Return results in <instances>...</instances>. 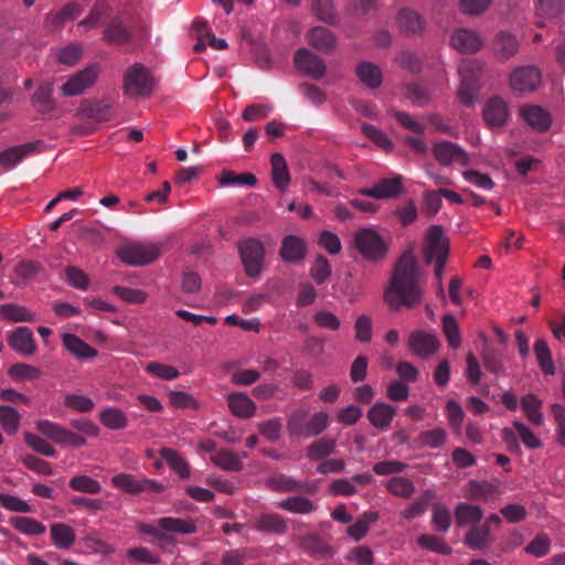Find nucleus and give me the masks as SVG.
<instances>
[{
    "instance_id": "052dcab7",
    "label": "nucleus",
    "mask_w": 565,
    "mask_h": 565,
    "mask_svg": "<svg viewBox=\"0 0 565 565\" xmlns=\"http://www.w3.org/2000/svg\"><path fill=\"white\" fill-rule=\"evenodd\" d=\"M417 542L422 547L439 554L447 555L451 552L449 545H447L441 539L431 534H425L419 536Z\"/></svg>"
},
{
    "instance_id": "a211bd4d",
    "label": "nucleus",
    "mask_w": 565,
    "mask_h": 565,
    "mask_svg": "<svg viewBox=\"0 0 565 565\" xmlns=\"http://www.w3.org/2000/svg\"><path fill=\"white\" fill-rule=\"evenodd\" d=\"M451 46L461 53H473L482 46V40L477 32L469 29L456 30L450 39Z\"/></svg>"
},
{
    "instance_id": "4468645a",
    "label": "nucleus",
    "mask_w": 565,
    "mask_h": 565,
    "mask_svg": "<svg viewBox=\"0 0 565 565\" xmlns=\"http://www.w3.org/2000/svg\"><path fill=\"white\" fill-rule=\"evenodd\" d=\"M482 114L487 126L491 128L504 126L510 116L507 102L499 96L490 98L484 104Z\"/></svg>"
},
{
    "instance_id": "2f4dec72",
    "label": "nucleus",
    "mask_w": 565,
    "mask_h": 565,
    "mask_svg": "<svg viewBox=\"0 0 565 565\" xmlns=\"http://www.w3.org/2000/svg\"><path fill=\"white\" fill-rule=\"evenodd\" d=\"M100 423L113 430L125 429L128 425L127 415L117 407H107L99 415Z\"/></svg>"
},
{
    "instance_id": "4be33fe9",
    "label": "nucleus",
    "mask_w": 565,
    "mask_h": 565,
    "mask_svg": "<svg viewBox=\"0 0 565 565\" xmlns=\"http://www.w3.org/2000/svg\"><path fill=\"white\" fill-rule=\"evenodd\" d=\"M65 349L77 360H88L97 356V350L88 345L77 335L65 333L62 337Z\"/></svg>"
},
{
    "instance_id": "bb28decb",
    "label": "nucleus",
    "mask_w": 565,
    "mask_h": 565,
    "mask_svg": "<svg viewBox=\"0 0 565 565\" xmlns=\"http://www.w3.org/2000/svg\"><path fill=\"white\" fill-rule=\"evenodd\" d=\"M306 254L305 242L294 235H288L284 238L280 256L285 262L295 263L303 258Z\"/></svg>"
},
{
    "instance_id": "49530a36",
    "label": "nucleus",
    "mask_w": 565,
    "mask_h": 565,
    "mask_svg": "<svg viewBox=\"0 0 565 565\" xmlns=\"http://www.w3.org/2000/svg\"><path fill=\"white\" fill-rule=\"evenodd\" d=\"M443 330L450 348L458 349L461 343L459 326L451 315H445L443 318Z\"/></svg>"
},
{
    "instance_id": "37998d69",
    "label": "nucleus",
    "mask_w": 565,
    "mask_h": 565,
    "mask_svg": "<svg viewBox=\"0 0 565 565\" xmlns=\"http://www.w3.org/2000/svg\"><path fill=\"white\" fill-rule=\"evenodd\" d=\"M70 487L77 492L87 494H98L102 491V484L86 475L75 476L70 480Z\"/></svg>"
},
{
    "instance_id": "ddd939ff",
    "label": "nucleus",
    "mask_w": 565,
    "mask_h": 565,
    "mask_svg": "<svg viewBox=\"0 0 565 565\" xmlns=\"http://www.w3.org/2000/svg\"><path fill=\"white\" fill-rule=\"evenodd\" d=\"M408 345L414 354L429 358L438 351L440 343L434 333L417 330L411 333Z\"/></svg>"
},
{
    "instance_id": "c9c22d12",
    "label": "nucleus",
    "mask_w": 565,
    "mask_h": 565,
    "mask_svg": "<svg viewBox=\"0 0 565 565\" xmlns=\"http://www.w3.org/2000/svg\"><path fill=\"white\" fill-rule=\"evenodd\" d=\"M308 42L319 51H328L334 46L335 40L326 28H313L308 34Z\"/></svg>"
},
{
    "instance_id": "9d476101",
    "label": "nucleus",
    "mask_w": 565,
    "mask_h": 565,
    "mask_svg": "<svg viewBox=\"0 0 565 565\" xmlns=\"http://www.w3.org/2000/svg\"><path fill=\"white\" fill-rule=\"evenodd\" d=\"M99 74L97 65H89L84 70L72 75L65 84L62 85L61 90L64 96H75L84 93L87 88L94 85Z\"/></svg>"
},
{
    "instance_id": "6e6d98bb",
    "label": "nucleus",
    "mask_w": 565,
    "mask_h": 565,
    "mask_svg": "<svg viewBox=\"0 0 565 565\" xmlns=\"http://www.w3.org/2000/svg\"><path fill=\"white\" fill-rule=\"evenodd\" d=\"M387 489L391 493L402 498H409L415 488L411 480L402 477H394L388 480Z\"/></svg>"
},
{
    "instance_id": "f8f14e48",
    "label": "nucleus",
    "mask_w": 565,
    "mask_h": 565,
    "mask_svg": "<svg viewBox=\"0 0 565 565\" xmlns=\"http://www.w3.org/2000/svg\"><path fill=\"white\" fill-rule=\"evenodd\" d=\"M433 154L443 166L458 163L467 166L470 161L468 153L458 145L450 141H440L433 145Z\"/></svg>"
},
{
    "instance_id": "412c9836",
    "label": "nucleus",
    "mask_w": 565,
    "mask_h": 565,
    "mask_svg": "<svg viewBox=\"0 0 565 565\" xmlns=\"http://www.w3.org/2000/svg\"><path fill=\"white\" fill-rule=\"evenodd\" d=\"M10 347L24 355H30L35 351V342L32 331L26 327H19L8 338Z\"/></svg>"
},
{
    "instance_id": "5701e85b",
    "label": "nucleus",
    "mask_w": 565,
    "mask_h": 565,
    "mask_svg": "<svg viewBox=\"0 0 565 565\" xmlns=\"http://www.w3.org/2000/svg\"><path fill=\"white\" fill-rule=\"evenodd\" d=\"M246 457V452L236 454L227 449H220L211 455V461L223 470L239 471L243 469L242 459Z\"/></svg>"
},
{
    "instance_id": "e433bc0d",
    "label": "nucleus",
    "mask_w": 565,
    "mask_h": 565,
    "mask_svg": "<svg viewBox=\"0 0 565 565\" xmlns=\"http://www.w3.org/2000/svg\"><path fill=\"white\" fill-rule=\"evenodd\" d=\"M10 522L15 530L25 535H42L46 531L41 522L28 516H15Z\"/></svg>"
},
{
    "instance_id": "774afa93",
    "label": "nucleus",
    "mask_w": 565,
    "mask_h": 565,
    "mask_svg": "<svg viewBox=\"0 0 565 565\" xmlns=\"http://www.w3.org/2000/svg\"><path fill=\"white\" fill-rule=\"evenodd\" d=\"M551 408L556 424V440L559 445L565 446V407L561 404H553Z\"/></svg>"
},
{
    "instance_id": "79ce46f5",
    "label": "nucleus",
    "mask_w": 565,
    "mask_h": 565,
    "mask_svg": "<svg viewBox=\"0 0 565 565\" xmlns=\"http://www.w3.org/2000/svg\"><path fill=\"white\" fill-rule=\"evenodd\" d=\"M534 351L543 373L547 375L554 374L555 367L552 361V354L544 339H539L535 342Z\"/></svg>"
},
{
    "instance_id": "7c9ffc66",
    "label": "nucleus",
    "mask_w": 565,
    "mask_h": 565,
    "mask_svg": "<svg viewBox=\"0 0 565 565\" xmlns=\"http://www.w3.org/2000/svg\"><path fill=\"white\" fill-rule=\"evenodd\" d=\"M379 520L376 512H364L352 525L347 530L348 535L354 540H362L369 532L371 525Z\"/></svg>"
},
{
    "instance_id": "58836bf2",
    "label": "nucleus",
    "mask_w": 565,
    "mask_h": 565,
    "mask_svg": "<svg viewBox=\"0 0 565 565\" xmlns=\"http://www.w3.org/2000/svg\"><path fill=\"white\" fill-rule=\"evenodd\" d=\"M536 15L539 26L545 25L544 19L556 18L562 11V0H537L536 3Z\"/></svg>"
},
{
    "instance_id": "a19ab883",
    "label": "nucleus",
    "mask_w": 565,
    "mask_h": 565,
    "mask_svg": "<svg viewBox=\"0 0 565 565\" xmlns=\"http://www.w3.org/2000/svg\"><path fill=\"white\" fill-rule=\"evenodd\" d=\"M161 457L181 478L190 477V468L188 462L174 450L163 448L160 451Z\"/></svg>"
},
{
    "instance_id": "0eeeda50",
    "label": "nucleus",
    "mask_w": 565,
    "mask_h": 565,
    "mask_svg": "<svg viewBox=\"0 0 565 565\" xmlns=\"http://www.w3.org/2000/svg\"><path fill=\"white\" fill-rule=\"evenodd\" d=\"M239 254L247 276L258 277L265 255L263 243L254 238L243 241L239 244Z\"/></svg>"
},
{
    "instance_id": "c85d7f7f",
    "label": "nucleus",
    "mask_w": 565,
    "mask_h": 565,
    "mask_svg": "<svg viewBox=\"0 0 565 565\" xmlns=\"http://www.w3.org/2000/svg\"><path fill=\"white\" fill-rule=\"evenodd\" d=\"M227 402L231 412L237 417L247 418L255 413L256 406L246 394H228Z\"/></svg>"
},
{
    "instance_id": "ea45409f",
    "label": "nucleus",
    "mask_w": 565,
    "mask_h": 565,
    "mask_svg": "<svg viewBox=\"0 0 565 565\" xmlns=\"http://www.w3.org/2000/svg\"><path fill=\"white\" fill-rule=\"evenodd\" d=\"M335 440L332 438H320L313 441L307 449V456L311 460H320L333 454Z\"/></svg>"
},
{
    "instance_id": "cd10ccee",
    "label": "nucleus",
    "mask_w": 565,
    "mask_h": 565,
    "mask_svg": "<svg viewBox=\"0 0 565 565\" xmlns=\"http://www.w3.org/2000/svg\"><path fill=\"white\" fill-rule=\"evenodd\" d=\"M52 543L60 550L71 548L76 540L75 531L65 523H53L51 525Z\"/></svg>"
},
{
    "instance_id": "2eb2a0df",
    "label": "nucleus",
    "mask_w": 565,
    "mask_h": 565,
    "mask_svg": "<svg viewBox=\"0 0 565 565\" xmlns=\"http://www.w3.org/2000/svg\"><path fill=\"white\" fill-rule=\"evenodd\" d=\"M295 64L300 72L312 78H320L326 73L323 62L307 49L297 51L295 54Z\"/></svg>"
},
{
    "instance_id": "4d7b16f0",
    "label": "nucleus",
    "mask_w": 565,
    "mask_h": 565,
    "mask_svg": "<svg viewBox=\"0 0 565 565\" xmlns=\"http://www.w3.org/2000/svg\"><path fill=\"white\" fill-rule=\"evenodd\" d=\"M256 527L265 532L281 533L285 531L286 524L277 514H264L258 519Z\"/></svg>"
},
{
    "instance_id": "dca6fc26",
    "label": "nucleus",
    "mask_w": 565,
    "mask_h": 565,
    "mask_svg": "<svg viewBox=\"0 0 565 565\" xmlns=\"http://www.w3.org/2000/svg\"><path fill=\"white\" fill-rule=\"evenodd\" d=\"M402 178L382 179L372 188L360 190V194L379 200L391 199L402 192Z\"/></svg>"
},
{
    "instance_id": "864d4df0",
    "label": "nucleus",
    "mask_w": 565,
    "mask_h": 565,
    "mask_svg": "<svg viewBox=\"0 0 565 565\" xmlns=\"http://www.w3.org/2000/svg\"><path fill=\"white\" fill-rule=\"evenodd\" d=\"M270 484L273 488H275L278 491H302L306 490L307 492L313 493L317 491L316 484H310L308 487H303L298 481L288 478V477H279L276 479H273L270 481Z\"/></svg>"
},
{
    "instance_id": "a878e982",
    "label": "nucleus",
    "mask_w": 565,
    "mask_h": 565,
    "mask_svg": "<svg viewBox=\"0 0 565 565\" xmlns=\"http://www.w3.org/2000/svg\"><path fill=\"white\" fill-rule=\"evenodd\" d=\"M270 163L273 182L281 192H285L290 183L287 162L282 154L273 153L270 158Z\"/></svg>"
},
{
    "instance_id": "4c0bfd02",
    "label": "nucleus",
    "mask_w": 565,
    "mask_h": 565,
    "mask_svg": "<svg viewBox=\"0 0 565 565\" xmlns=\"http://www.w3.org/2000/svg\"><path fill=\"white\" fill-rule=\"evenodd\" d=\"M359 79L367 87L375 88L382 83V73L371 63H362L356 67Z\"/></svg>"
},
{
    "instance_id": "603ef678",
    "label": "nucleus",
    "mask_w": 565,
    "mask_h": 565,
    "mask_svg": "<svg viewBox=\"0 0 565 565\" xmlns=\"http://www.w3.org/2000/svg\"><path fill=\"white\" fill-rule=\"evenodd\" d=\"M0 504L11 512L30 513L33 511L25 500L9 493H0Z\"/></svg>"
},
{
    "instance_id": "6ab92c4d",
    "label": "nucleus",
    "mask_w": 565,
    "mask_h": 565,
    "mask_svg": "<svg viewBox=\"0 0 565 565\" xmlns=\"http://www.w3.org/2000/svg\"><path fill=\"white\" fill-rule=\"evenodd\" d=\"M514 431L519 435L523 444L531 449L540 448V438L523 423L515 420L511 428L502 430V439L508 444H515Z\"/></svg>"
},
{
    "instance_id": "13d9d810",
    "label": "nucleus",
    "mask_w": 565,
    "mask_h": 565,
    "mask_svg": "<svg viewBox=\"0 0 565 565\" xmlns=\"http://www.w3.org/2000/svg\"><path fill=\"white\" fill-rule=\"evenodd\" d=\"M446 430L437 427L420 434L419 441L423 446L438 448L446 443Z\"/></svg>"
},
{
    "instance_id": "423d86ee",
    "label": "nucleus",
    "mask_w": 565,
    "mask_h": 565,
    "mask_svg": "<svg viewBox=\"0 0 565 565\" xmlns=\"http://www.w3.org/2000/svg\"><path fill=\"white\" fill-rule=\"evenodd\" d=\"M154 85L150 72L140 64L130 66L125 74L124 87L129 95L149 96Z\"/></svg>"
},
{
    "instance_id": "b1692460",
    "label": "nucleus",
    "mask_w": 565,
    "mask_h": 565,
    "mask_svg": "<svg viewBox=\"0 0 565 565\" xmlns=\"http://www.w3.org/2000/svg\"><path fill=\"white\" fill-rule=\"evenodd\" d=\"M396 412L397 409L394 406L386 403H376L370 408L367 418L375 428L386 429L396 415Z\"/></svg>"
},
{
    "instance_id": "f03ea898",
    "label": "nucleus",
    "mask_w": 565,
    "mask_h": 565,
    "mask_svg": "<svg viewBox=\"0 0 565 565\" xmlns=\"http://www.w3.org/2000/svg\"><path fill=\"white\" fill-rule=\"evenodd\" d=\"M353 242L360 255L370 262L383 259L388 250V243L374 227H361L353 234Z\"/></svg>"
},
{
    "instance_id": "3c124183",
    "label": "nucleus",
    "mask_w": 565,
    "mask_h": 565,
    "mask_svg": "<svg viewBox=\"0 0 565 565\" xmlns=\"http://www.w3.org/2000/svg\"><path fill=\"white\" fill-rule=\"evenodd\" d=\"M20 424V414L11 406H0V425L9 433L14 434Z\"/></svg>"
},
{
    "instance_id": "f3484780",
    "label": "nucleus",
    "mask_w": 565,
    "mask_h": 565,
    "mask_svg": "<svg viewBox=\"0 0 565 565\" xmlns=\"http://www.w3.org/2000/svg\"><path fill=\"white\" fill-rule=\"evenodd\" d=\"M522 119L536 131H546L552 124L551 115L540 106L524 105L520 108Z\"/></svg>"
},
{
    "instance_id": "393cba45",
    "label": "nucleus",
    "mask_w": 565,
    "mask_h": 565,
    "mask_svg": "<svg viewBox=\"0 0 565 565\" xmlns=\"http://www.w3.org/2000/svg\"><path fill=\"white\" fill-rule=\"evenodd\" d=\"M36 148L35 143H25L11 147L0 152V164L10 170L21 162L28 154L32 153Z\"/></svg>"
},
{
    "instance_id": "7ed1b4c3",
    "label": "nucleus",
    "mask_w": 565,
    "mask_h": 565,
    "mask_svg": "<svg viewBox=\"0 0 565 565\" xmlns=\"http://www.w3.org/2000/svg\"><path fill=\"white\" fill-rule=\"evenodd\" d=\"M162 253V244L153 242H131L120 246L116 254L129 266H145L154 262Z\"/></svg>"
},
{
    "instance_id": "f257e3e1",
    "label": "nucleus",
    "mask_w": 565,
    "mask_h": 565,
    "mask_svg": "<svg viewBox=\"0 0 565 565\" xmlns=\"http://www.w3.org/2000/svg\"><path fill=\"white\" fill-rule=\"evenodd\" d=\"M419 269L412 253H405L395 265L390 285L384 291V301L391 309L413 307L422 301L418 284Z\"/></svg>"
},
{
    "instance_id": "8fccbe9b",
    "label": "nucleus",
    "mask_w": 565,
    "mask_h": 565,
    "mask_svg": "<svg viewBox=\"0 0 565 565\" xmlns=\"http://www.w3.org/2000/svg\"><path fill=\"white\" fill-rule=\"evenodd\" d=\"M494 49L497 54L500 56L510 57L516 53L519 49V42L514 36L507 33H501L495 40Z\"/></svg>"
},
{
    "instance_id": "680f3d73",
    "label": "nucleus",
    "mask_w": 565,
    "mask_h": 565,
    "mask_svg": "<svg viewBox=\"0 0 565 565\" xmlns=\"http://www.w3.org/2000/svg\"><path fill=\"white\" fill-rule=\"evenodd\" d=\"M220 183L224 186L236 184L253 186L256 184V178L252 173L235 174L224 171L220 177Z\"/></svg>"
},
{
    "instance_id": "e2e57ef3",
    "label": "nucleus",
    "mask_w": 565,
    "mask_h": 565,
    "mask_svg": "<svg viewBox=\"0 0 565 565\" xmlns=\"http://www.w3.org/2000/svg\"><path fill=\"white\" fill-rule=\"evenodd\" d=\"M65 405L79 413H88L93 411L95 404L93 399L85 395L68 394L65 397Z\"/></svg>"
},
{
    "instance_id": "c03bdc74",
    "label": "nucleus",
    "mask_w": 565,
    "mask_h": 565,
    "mask_svg": "<svg viewBox=\"0 0 565 565\" xmlns=\"http://www.w3.org/2000/svg\"><path fill=\"white\" fill-rule=\"evenodd\" d=\"M0 313L4 319L13 322L35 320L34 313L29 311L25 307L11 303L0 306Z\"/></svg>"
},
{
    "instance_id": "de8ad7c7",
    "label": "nucleus",
    "mask_w": 565,
    "mask_h": 565,
    "mask_svg": "<svg viewBox=\"0 0 565 565\" xmlns=\"http://www.w3.org/2000/svg\"><path fill=\"white\" fill-rule=\"evenodd\" d=\"M277 505L286 511L301 514L309 513L315 509L313 503L302 497H294L281 500L277 503Z\"/></svg>"
},
{
    "instance_id": "69168bd1",
    "label": "nucleus",
    "mask_w": 565,
    "mask_h": 565,
    "mask_svg": "<svg viewBox=\"0 0 565 565\" xmlns=\"http://www.w3.org/2000/svg\"><path fill=\"white\" fill-rule=\"evenodd\" d=\"M146 370L153 376L166 381L174 380L179 376V371L175 367L158 362L149 363Z\"/></svg>"
},
{
    "instance_id": "5fc2aeb1",
    "label": "nucleus",
    "mask_w": 565,
    "mask_h": 565,
    "mask_svg": "<svg viewBox=\"0 0 565 565\" xmlns=\"http://www.w3.org/2000/svg\"><path fill=\"white\" fill-rule=\"evenodd\" d=\"M24 440L29 447H31L34 451L40 452L41 455L47 457L56 456V450L54 447L49 441L35 434L25 433Z\"/></svg>"
},
{
    "instance_id": "20e7f679",
    "label": "nucleus",
    "mask_w": 565,
    "mask_h": 565,
    "mask_svg": "<svg viewBox=\"0 0 565 565\" xmlns=\"http://www.w3.org/2000/svg\"><path fill=\"white\" fill-rule=\"evenodd\" d=\"M307 417L306 411L295 412L288 420V430L294 436L313 437L321 434L329 425L327 413L318 412L303 425Z\"/></svg>"
},
{
    "instance_id": "aec40b11",
    "label": "nucleus",
    "mask_w": 565,
    "mask_h": 565,
    "mask_svg": "<svg viewBox=\"0 0 565 565\" xmlns=\"http://www.w3.org/2000/svg\"><path fill=\"white\" fill-rule=\"evenodd\" d=\"M501 483L499 481H470L467 487L466 497L472 500L489 501L501 494Z\"/></svg>"
},
{
    "instance_id": "1a4fd4ad",
    "label": "nucleus",
    "mask_w": 565,
    "mask_h": 565,
    "mask_svg": "<svg viewBox=\"0 0 565 565\" xmlns=\"http://www.w3.org/2000/svg\"><path fill=\"white\" fill-rule=\"evenodd\" d=\"M541 84V72L534 66L516 67L510 75V86L514 93L534 92Z\"/></svg>"
},
{
    "instance_id": "a18cd8bd",
    "label": "nucleus",
    "mask_w": 565,
    "mask_h": 565,
    "mask_svg": "<svg viewBox=\"0 0 565 565\" xmlns=\"http://www.w3.org/2000/svg\"><path fill=\"white\" fill-rule=\"evenodd\" d=\"M8 374L14 381L23 382L39 379L42 375V372L35 366L24 363H17L9 369Z\"/></svg>"
},
{
    "instance_id": "c756f323",
    "label": "nucleus",
    "mask_w": 565,
    "mask_h": 565,
    "mask_svg": "<svg viewBox=\"0 0 565 565\" xmlns=\"http://www.w3.org/2000/svg\"><path fill=\"white\" fill-rule=\"evenodd\" d=\"M482 516V509L475 504L459 503L455 510V520L459 526L475 525Z\"/></svg>"
},
{
    "instance_id": "338daca9",
    "label": "nucleus",
    "mask_w": 565,
    "mask_h": 565,
    "mask_svg": "<svg viewBox=\"0 0 565 565\" xmlns=\"http://www.w3.org/2000/svg\"><path fill=\"white\" fill-rule=\"evenodd\" d=\"M550 548H551V540L547 537V535L539 534L532 542H530L526 545L525 552L535 557H542V556H545L550 552Z\"/></svg>"
},
{
    "instance_id": "bf43d9fd",
    "label": "nucleus",
    "mask_w": 565,
    "mask_h": 565,
    "mask_svg": "<svg viewBox=\"0 0 565 565\" xmlns=\"http://www.w3.org/2000/svg\"><path fill=\"white\" fill-rule=\"evenodd\" d=\"M113 291L121 300L129 303H142L146 301L148 295L141 289L127 288L121 286H115Z\"/></svg>"
},
{
    "instance_id": "72a5a7b5",
    "label": "nucleus",
    "mask_w": 565,
    "mask_h": 565,
    "mask_svg": "<svg viewBox=\"0 0 565 565\" xmlns=\"http://www.w3.org/2000/svg\"><path fill=\"white\" fill-rule=\"evenodd\" d=\"M491 533L488 525L475 526L465 537V543L472 550H484L491 543Z\"/></svg>"
},
{
    "instance_id": "473e14b6",
    "label": "nucleus",
    "mask_w": 565,
    "mask_h": 565,
    "mask_svg": "<svg viewBox=\"0 0 565 565\" xmlns=\"http://www.w3.org/2000/svg\"><path fill=\"white\" fill-rule=\"evenodd\" d=\"M522 409L526 418L534 425L541 426L544 423L541 412L542 401L534 394H527L521 399Z\"/></svg>"
},
{
    "instance_id": "39448f33",
    "label": "nucleus",
    "mask_w": 565,
    "mask_h": 565,
    "mask_svg": "<svg viewBox=\"0 0 565 565\" xmlns=\"http://www.w3.org/2000/svg\"><path fill=\"white\" fill-rule=\"evenodd\" d=\"M480 71L481 66L476 60H462L458 66L460 76L458 96L460 100L467 105L472 104L477 98Z\"/></svg>"
},
{
    "instance_id": "09e8293b",
    "label": "nucleus",
    "mask_w": 565,
    "mask_h": 565,
    "mask_svg": "<svg viewBox=\"0 0 565 565\" xmlns=\"http://www.w3.org/2000/svg\"><path fill=\"white\" fill-rule=\"evenodd\" d=\"M331 276V265L323 256L316 257L311 268L310 277L318 285L326 282Z\"/></svg>"
},
{
    "instance_id": "9b49d317",
    "label": "nucleus",
    "mask_w": 565,
    "mask_h": 565,
    "mask_svg": "<svg viewBox=\"0 0 565 565\" xmlns=\"http://www.w3.org/2000/svg\"><path fill=\"white\" fill-rule=\"evenodd\" d=\"M157 524L158 527L148 524H140L139 531L153 536H159L160 530L179 534H190L194 533L196 530L194 522L190 519L161 518L158 520Z\"/></svg>"
},
{
    "instance_id": "6e6552de",
    "label": "nucleus",
    "mask_w": 565,
    "mask_h": 565,
    "mask_svg": "<svg viewBox=\"0 0 565 565\" xmlns=\"http://www.w3.org/2000/svg\"><path fill=\"white\" fill-rule=\"evenodd\" d=\"M449 253V239L440 226L428 228L424 247L427 263L446 262Z\"/></svg>"
},
{
    "instance_id": "f704fd0d",
    "label": "nucleus",
    "mask_w": 565,
    "mask_h": 565,
    "mask_svg": "<svg viewBox=\"0 0 565 565\" xmlns=\"http://www.w3.org/2000/svg\"><path fill=\"white\" fill-rule=\"evenodd\" d=\"M397 25L402 32L415 34L424 29V21L417 13L403 9L398 12Z\"/></svg>"
},
{
    "instance_id": "0e129e2a",
    "label": "nucleus",
    "mask_w": 565,
    "mask_h": 565,
    "mask_svg": "<svg viewBox=\"0 0 565 565\" xmlns=\"http://www.w3.org/2000/svg\"><path fill=\"white\" fill-rule=\"evenodd\" d=\"M111 483L128 493H140V480L127 473H119L111 478Z\"/></svg>"
}]
</instances>
